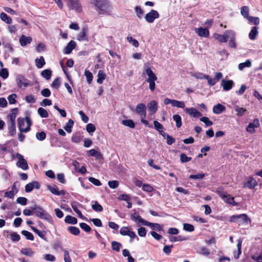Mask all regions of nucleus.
I'll list each match as a JSON object with an SVG mask.
<instances>
[{
    "mask_svg": "<svg viewBox=\"0 0 262 262\" xmlns=\"http://www.w3.org/2000/svg\"><path fill=\"white\" fill-rule=\"evenodd\" d=\"M16 81L19 88L25 89L30 85V81L21 74L16 75Z\"/></svg>",
    "mask_w": 262,
    "mask_h": 262,
    "instance_id": "obj_6",
    "label": "nucleus"
},
{
    "mask_svg": "<svg viewBox=\"0 0 262 262\" xmlns=\"http://www.w3.org/2000/svg\"><path fill=\"white\" fill-rule=\"evenodd\" d=\"M17 97V95L15 94H12L8 96L7 99L9 101V103L10 104H15L16 102V98Z\"/></svg>",
    "mask_w": 262,
    "mask_h": 262,
    "instance_id": "obj_59",
    "label": "nucleus"
},
{
    "mask_svg": "<svg viewBox=\"0 0 262 262\" xmlns=\"http://www.w3.org/2000/svg\"><path fill=\"white\" fill-rule=\"evenodd\" d=\"M149 225L146 224V225H144L149 227L152 230L156 229L158 231H161L162 229V227L161 226V225L159 224L152 223H150V222H149Z\"/></svg>",
    "mask_w": 262,
    "mask_h": 262,
    "instance_id": "obj_42",
    "label": "nucleus"
},
{
    "mask_svg": "<svg viewBox=\"0 0 262 262\" xmlns=\"http://www.w3.org/2000/svg\"><path fill=\"white\" fill-rule=\"evenodd\" d=\"M88 32V28L83 27L81 31L77 35V39L80 41H88V36L86 35Z\"/></svg>",
    "mask_w": 262,
    "mask_h": 262,
    "instance_id": "obj_18",
    "label": "nucleus"
},
{
    "mask_svg": "<svg viewBox=\"0 0 262 262\" xmlns=\"http://www.w3.org/2000/svg\"><path fill=\"white\" fill-rule=\"evenodd\" d=\"M248 21L252 23L255 25H258L260 23V19L259 17H254V16H249L247 18Z\"/></svg>",
    "mask_w": 262,
    "mask_h": 262,
    "instance_id": "obj_54",
    "label": "nucleus"
},
{
    "mask_svg": "<svg viewBox=\"0 0 262 262\" xmlns=\"http://www.w3.org/2000/svg\"><path fill=\"white\" fill-rule=\"evenodd\" d=\"M207 175L206 173H198L197 174H191L189 176V179H194V180H201L203 179L205 176Z\"/></svg>",
    "mask_w": 262,
    "mask_h": 262,
    "instance_id": "obj_50",
    "label": "nucleus"
},
{
    "mask_svg": "<svg viewBox=\"0 0 262 262\" xmlns=\"http://www.w3.org/2000/svg\"><path fill=\"white\" fill-rule=\"evenodd\" d=\"M52 71L49 69H46L42 71L41 75L42 77L47 80L51 78Z\"/></svg>",
    "mask_w": 262,
    "mask_h": 262,
    "instance_id": "obj_46",
    "label": "nucleus"
},
{
    "mask_svg": "<svg viewBox=\"0 0 262 262\" xmlns=\"http://www.w3.org/2000/svg\"><path fill=\"white\" fill-rule=\"evenodd\" d=\"M226 33H228V39H229V46L231 48L236 49V43L235 33L231 30H226Z\"/></svg>",
    "mask_w": 262,
    "mask_h": 262,
    "instance_id": "obj_11",
    "label": "nucleus"
},
{
    "mask_svg": "<svg viewBox=\"0 0 262 262\" xmlns=\"http://www.w3.org/2000/svg\"><path fill=\"white\" fill-rule=\"evenodd\" d=\"M258 28L257 27H253L249 34V37L251 40H254L256 38V36L258 35Z\"/></svg>",
    "mask_w": 262,
    "mask_h": 262,
    "instance_id": "obj_33",
    "label": "nucleus"
},
{
    "mask_svg": "<svg viewBox=\"0 0 262 262\" xmlns=\"http://www.w3.org/2000/svg\"><path fill=\"white\" fill-rule=\"evenodd\" d=\"M21 233L28 240L33 241L34 236L32 233L27 231L23 230Z\"/></svg>",
    "mask_w": 262,
    "mask_h": 262,
    "instance_id": "obj_52",
    "label": "nucleus"
},
{
    "mask_svg": "<svg viewBox=\"0 0 262 262\" xmlns=\"http://www.w3.org/2000/svg\"><path fill=\"white\" fill-rule=\"evenodd\" d=\"M18 126L20 132L21 133H27L30 130L29 127H26L24 128L25 120L23 118H19L17 120Z\"/></svg>",
    "mask_w": 262,
    "mask_h": 262,
    "instance_id": "obj_20",
    "label": "nucleus"
},
{
    "mask_svg": "<svg viewBox=\"0 0 262 262\" xmlns=\"http://www.w3.org/2000/svg\"><path fill=\"white\" fill-rule=\"evenodd\" d=\"M122 244L119 242L116 241H113L111 243L112 249L113 250L116 251L117 252L120 251V249L122 248Z\"/></svg>",
    "mask_w": 262,
    "mask_h": 262,
    "instance_id": "obj_37",
    "label": "nucleus"
},
{
    "mask_svg": "<svg viewBox=\"0 0 262 262\" xmlns=\"http://www.w3.org/2000/svg\"><path fill=\"white\" fill-rule=\"evenodd\" d=\"M68 6L70 10H75L76 12L80 13L82 11V6L79 0H68Z\"/></svg>",
    "mask_w": 262,
    "mask_h": 262,
    "instance_id": "obj_7",
    "label": "nucleus"
},
{
    "mask_svg": "<svg viewBox=\"0 0 262 262\" xmlns=\"http://www.w3.org/2000/svg\"><path fill=\"white\" fill-rule=\"evenodd\" d=\"M32 230L35 233H36L40 238L46 240V232L44 231H40L38 229H37L36 228L34 227H31Z\"/></svg>",
    "mask_w": 262,
    "mask_h": 262,
    "instance_id": "obj_36",
    "label": "nucleus"
},
{
    "mask_svg": "<svg viewBox=\"0 0 262 262\" xmlns=\"http://www.w3.org/2000/svg\"><path fill=\"white\" fill-rule=\"evenodd\" d=\"M195 32L200 37H208L209 35V31L207 28L200 27L198 28Z\"/></svg>",
    "mask_w": 262,
    "mask_h": 262,
    "instance_id": "obj_27",
    "label": "nucleus"
},
{
    "mask_svg": "<svg viewBox=\"0 0 262 262\" xmlns=\"http://www.w3.org/2000/svg\"><path fill=\"white\" fill-rule=\"evenodd\" d=\"M249 9L247 6H243L241 8V13L243 16L246 18H248L249 15Z\"/></svg>",
    "mask_w": 262,
    "mask_h": 262,
    "instance_id": "obj_41",
    "label": "nucleus"
},
{
    "mask_svg": "<svg viewBox=\"0 0 262 262\" xmlns=\"http://www.w3.org/2000/svg\"><path fill=\"white\" fill-rule=\"evenodd\" d=\"M147 107L151 114H154L158 110V103L155 100H152L147 104Z\"/></svg>",
    "mask_w": 262,
    "mask_h": 262,
    "instance_id": "obj_22",
    "label": "nucleus"
},
{
    "mask_svg": "<svg viewBox=\"0 0 262 262\" xmlns=\"http://www.w3.org/2000/svg\"><path fill=\"white\" fill-rule=\"evenodd\" d=\"M186 113L194 118H199L202 116V114L193 107H187L185 109Z\"/></svg>",
    "mask_w": 262,
    "mask_h": 262,
    "instance_id": "obj_17",
    "label": "nucleus"
},
{
    "mask_svg": "<svg viewBox=\"0 0 262 262\" xmlns=\"http://www.w3.org/2000/svg\"><path fill=\"white\" fill-rule=\"evenodd\" d=\"M64 222L67 224L75 225L77 223V219L75 217L68 215L66 216Z\"/></svg>",
    "mask_w": 262,
    "mask_h": 262,
    "instance_id": "obj_34",
    "label": "nucleus"
},
{
    "mask_svg": "<svg viewBox=\"0 0 262 262\" xmlns=\"http://www.w3.org/2000/svg\"><path fill=\"white\" fill-rule=\"evenodd\" d=\"M80 227L86 232H90L91 231V227L86 223H81L79 224Z\"/></svg>",
    "mask_w": 262,
    "mask_h": 262,
    "instance_id": "obj_62",
    "label": "nucleus"
},
{
    "mask_svg": "<svg viewBox=\"0 0 262 262\" xmlns=\"http://www.w3.org/2000/svg\"><path fill=\"white\" fill-rule=\"evenodd\" d=\"M229 222L231 223H236L240 226L242 225H248L251 222V221L247 214H241L231 216Z\"/></svg>",
    "mask_w": 262,
    "mask_h": 262,
    "instance_id": "obj_4",
    "label": "nucleus"
},
{
    "mask_svg": "<svg viewBox=\"0 0 262 262\" xmlns=\"http://www.w3.org/2000/svg\"><path fill=\"white\" fill-rule=\"evenodd\" d=\"M122 124L126 126L129 127L130 128H134L135 124L132 120H124L122 121Z\"/></svg>",
    "mask_w": 262,
    "mask_h": 262,
    "instance_id": "obj_49",
    "label": "nucleus"
},
{
    "mask_svg": "<svg viewBox=\"0 0 262 262\" xmlns=\"http://www.w3.org/2000/svg\"><path fill=\"white\" fill-rule=\"evenodd\" d=\"M18 112L17 108H14L11 110V113L8 115L9 122H15L16 115Z\"/></svg>",
    "mask_w": 262,
    "mask_h": 262,
    "instance_id": "obj_28",
    "label": "nucleus"
},
{
    "mask_svg": "<svg viewBox=\"0 0 262 262\" xmlns=\"http://www.w3.org/2000/svg\"><path fill=\"white\" fill-rule=\"evenodd\" d=\"M68 231L74 235H78L80 233L79 228L75 226H69L68 228Z\"/></svg>",
    "mask_w": 262,
    "mask_h": 262,
    "instance_id": "obj_40",
    "label": "nucleus"
},
{
    "mask_svg": "<svg viewBox=\"0 0 262 262\" xmlns=\"http://www.w3.org/2000/svg\"><path fill=\"white\" fill-rule=\"evenodd\" d=\"M146 106L144 103L138 104L135 109V111L141 118H145L146 115Z\"/></svg>",
    "mask_w": 262,
    "mask_h": 262,
    "instance_id": "obj_12",
    "label": "nucleus"
},
{
    "mask_svg": "<svg viewBox=\"0 0 262 262\" xmlns=\"http://www.w3.org/2000/svg\"><path fill=\"white\" fill-rule=\"evenodd\" d=\"M32 40V38L30 36H26L22 35L19 38V43L22 47L26 46L27 44L30 43Z\"/></svg>",
    "mask_w": 262,
    "mask_h": 262,
    "instance_id": "obj_26",
    "label": "nucleus"
},
{
    "mask_svg": "<svg viewBox=\"0 0 262 262\" xmlns=\"http://www.w3.org/2000/svg\"><path fill=\"white\" fill-rule=\"evenodd\" d=\"M88 154L90 156L94 157L98 160L102 159V154L95 149H92L89 150Z\"/></svg>",
    "mask_w": 262,
    "mask_h": 262,
    "instance_id": "obj_31",
    "label": "nucleus"
},
{
    "mask_svg": "<svg viewBox=\"0 0 262 262\" xmlns=\"http://www.w3.org/2000/svg\"><path fill=\"white\" fill-rule=\"evenodd\" d=\"M226 110L225 107L221 104H217L213 107V112L215 114H220Z\"/></svg>",
    "mask_w": 262,
    "mask_h": 262,
    "instance_id": "obj_30",
    "label": "nucleus"
},
{
    "mask_svg": "<svg viewBox=\"0 0 262 262\" xmlns=\"http://www.w3.org/2000/svg\"><path fill=\"white\" fill-rule=\"evenodd\" d=\"M172 106L184 108L185 106V102L183 101H178L174 100L173 104H172Z\"/></svg>",
    "mask_w": 262,
    "mask_h": 262,
    "instance_id": "obj_53",
    "label": "nucleus"
},
{
    "mask_svg": "<svg viewBox=\"0 0 262 262\" xmlns=\"http://www.w3.org/2000/svg\"><path fill=\"white\" fill-rule=\"evenodd\" d=\"M259 125L258 120L255 119L253 122H250L246 127V130L251 133L253 134L255 133V128L257 127Z\"/></svg>",
    "mask_w": 262,
    "mask_h": 262,
    "instance_id": "obj_19",
    "label": "nucleus"
},
{
    "mask_svg": "<svg viewBox=\"0 0 262 262\" xmlns=\"http://www.w3.org/2000/svg\"><path fill=\"white\" fill-rule=\"evenodd\" d=\"M165 139H166L167 141V144L169 145H172L173 143H174L176 141L175 140V139L173 138L172 137H171V136H170L168 134H166L165 133V137H163Z\"/></svg>",
    "mask_w": 262,
    "mask_h": 262,
    "instance_id": "obj_55",
    "label": "nucleus"
},
{
    "mask_svg": "<svg viewBox=\"0 0 262 262\" xmlns=\"http://www.w3.org/2000/svg\"><path fill=\"white\" fill-rule=\"evenodd\" d=\"M76 46V42L74 40H71L64 49V53L67 54L71 53L72 50L75 48Z\"/></svg>",
    "mask_w": 262,
    "mask_h": 262,
    "instance_id": "obj_25",
    "label": "nucleus"
},
{
    "mask_svg": "<svg viewBox=\"0 0 262 262\" xmlns=\"http://www.w3.org/2000/svg\"><path fill=\"white\" fill-rule=\"evenodd\" d=\"M84 75L86 77L87 82L89 84H91L93 78L92 73L90 72L89 70H85L84 72Z\"/></svg>",
    "mask_w": 262,
    "mask_h": 262,
    "instance_id": "obj_51",
    "label": "nucleus"
},
{
    "mask_svg": "<svg viewBox=\"0 0 262 262\" xmlns=\"http://www.w3.org/2000/svg\"><path fill=\"white\" fill-rule=\"evenodd\" d=\"M106 78V74L102 70H100L98 73V79L97 80V83L101 84L103 83V80Z\"/></svg>",
    "mask_w": 262,
    "mask_h": 262,
    "instance_id": "obj_38",
    "label": "nucleus"
},
{
    "mask_svg": "<svg viewBox=\"0 0 262 262\" xmlns=\"http://www.w3.org/2000/svg\"><path fill=\"white\" fill-rule=\"evenodd\" d=\"M173 120L176 122V126L178 128L182 126V118L181 117L177 114L174 115L172 117Z\"/></svg>",
    "mask_w": 262,
    "mask_h": 262,
    "instance_id": "obj_43",
    "label": "nucleus"
},
{
    "mask_svg": "<svg viewBox=\"0 0 262 262\" xmlns=\"http://www.w3.org/2000/svg\"><path fill=\"white\" fill-rule=\"evenodd\" d=\"M213 37L220 42H226L228 40V33H226V31L223 35L214 33Z\"/></svg>",
    "mask_w": 262,
    "mask_h": 262,
    "instance_id": "obj_24",
    "label": "nucleus"
},
{
    "mask_svg": "<svg viewBox=\"0 0 262 262\" xmlns=\"http://www.w3.org/2000/svg\"><path fill=\"white\" fill-rule=\"evenodd\" d=\"M142 76L146 79V81L149 83V89L153 92L155 90V81L158 78L156 74L153 72L151 69L148 67L146 68L142 73Z\"/></svg>",
    "mask_w": 262,
    "mask_h": 262,
    "instance_id": "obj_3",
    "label": "nucleus"
},
{
    "mask_svg": "<svg viewBox=\"0 0 262 262\" xmlns=\"http://www.w3.org/2000/svg\"><path fill=\"white\" fill-rule=\"evenodd\" d=\"M74 124V121L70 119L64 127V129L69 133L72 132V128Z\"/></svg>",
    "mask_w": 262,
    "mask_h": 262,
    "instance_id": "obj_47",
    "label": "nucleus"
},
{
    "mask_svg": "<svg viewBox=\"0 0 262 262\" xmlns=\"http://www.w3.org/2000/svg\"><path fill=\"white\" fill-rule=\"evenodd\" d=\"M200 121L204 122L206 126H209L213 124V122L207 117H201L200 118Z\"/></svg>",
    "mask_w": 262,
    "mask_h": 262,
    "instance_id": "obj_61",
    "label": "nucleus"
},
{
    "mask_svg": "<svg viewBox=\"0 0 262 262\" xmlns=\"http://www.w3.org/2000/svg\"><path fill=\"white\" fill-rule=\"evenodd\" d=\"M48 189L50 191L56 195H60L61 194H65V191L64 190H58V187L56 185L54 186H51L48 185Z\"/></svg>",
    "mask_w": 262,
    "mask_h": 262,
    "instance_id": "obj_23",
    "label": "nucleus"
},
{
    "mask_svg": "<svg viewBox=\"0 0 262 262\" xmlns=\"http://www.w3.org/2000/svg\"><path fill=\"white\" fill-rule=\"evenodd\" d=\"M186 239V237L183 236L182 235H178L177 236H170L169 237V240L171 242H181L185 241Z\"/></svg>",
    "mask_w": 262,
    "mask_h": 262,
    "instance_id": "obj_44",
    "label": "nucleus"
},
{
    "mask_svg": "<svg viewBox=\"0 0 262 262\" xmlns=\"http://www.w3.org/2000/svg\"><path fill=\"white\" fill-rule=\"evenodd\" d=\"M93 3L99 10L100 14L106 15L111 12V5L108 0H93Z\"/></svg>",
    "mask_w": 262,
    "mask_h": 262,
    "instance_id": "obj_2",
    "label": "nucleus"
},
{
    "mask_svg": "<svg viewBox=\"0 0 262 262\" xmlns=\"http://www.w3.org/2000/svg\"><path fill=\"white\" fill-rule=\"evenodd\" d=\"M0 18L7 24H10L12 23L11 18L4 12H2L0 14Z\"/></svg>",
    "mask_w": 262,
    "mask_h": 262,
    "instance_id": "obj_35",
    "label": "nucleus"
},
{
    "mask_svg": "<svg viewBox=\"0 0 262 262\" xmlns=\"http://www.w3.org/2000/svg\"><path fill=\"white\" fill-rule=\"evenodd\" d=\"M9 76L8 71L7 69L3 68L0 71V76L3 79H5L8 78Z\"/></svg>",
    "mask_w": 262,
    "mask_h": 262,
    "instance_id": "obj_64",
    "label": "nucleus"
},
{
    "mask_svg": "<svg viewBox=\"0 0 262 262\" xmlns=\"http://www.w3.org/2000/svg\"><path fill=\"white\" fill-rule=\"evenodd\" d=\"M20 252L22 254L28 256H32L34 254L33 250L29 248L22 249Z\"/></svg>",
    "mask_w": 262,
    "mask_h": 262,
    "instance_id": "obj_48",
    "label": "nucleus"
},
{
    "mask_svg": "<svg viewBox=\"0 0 262 262\" xmlns=\"http://www.w3.org/2000/svg\"><path fill=\"white\" fill-rule=\"evenodd\" d=\"M154 125L155 128L159 132V133L163 136L165 137V133L163 130V126L158 121H154Z\"/></svg>",
    "mask_w": 262,
    "mask_h": 262,
    "instance_id": "obj_29",
    "label": "nucleus"
},
{
    "mask_svg": "<svg viewBox=\"0 0 262 262\" xmlns=\"http://www.w3.org/2000/svg\"><path fill=\"white\" fill-rule=\"evenodd\" d=\"M92 208L96 212H101L103 209V207L97 201H95L92 204Z\"/></svg>",
    "mask_w": 262,
    "mask_h": 262,
    "instance_id": "obj_39",
    "label": "nucleus"
},
{
    "mask_svg": "<svg viewBox=\"0 0 262 262\" xmlns=\"http://www.w3.org/2000/svg\"><path fill=\"white\" fill-rule=\"evenodd\" d=\"M16 157L18 159L16 163V166L24 170L28 169L29 166L27 161L24 158V157L19 154H17Z\"/></svg>",
    "mask_w": 262,
    "mask_h": 262,
    "instance_id": "obj_9",
    "label": "nucleus"
},
{
    "mask_svg": "<svg viewBox=\"0 0 262 262\" xmlns=\"http://www.w3.org/2000/svg\"><path fill=\"white\" fill-rule=\"evenodd\" d=\"M257 185L256 181L252 177H250L247 182L244 184L243 187H248L249 189L254 188Z\"/></svg>",
    "mask_w": 262,
    "mask_h": 262,
    "instance_id": "obj_21",
    "label": "nucleus"
},
{
    "mask_svg": "<svg viewBox=\"0 0 262 262\" xmlns=\"http://www.w3.org/2000/svg\"><path fill=\"white\" fill-rule=\"evenodd\" d=\"M120 233L123 236H128L131 239L137 237L138 240V238L136 236V233L134 231H130L128 227L124 226L121 228Z\"/></svg>",
    "mask_w": 262,
    "mask_h": 262,
    "instance_id": "obj_10",
    "label": "nucleus"
},
{
    "mask_svg": "<svg viewBox=\"0 0 262 262\" xmlns=\"http://www.w3.org/2000/svg\"><path fill=\"white\" fill-rule=\"evenodd\" d=\"M205 79L207 80L208 84L210 86H213L217 82L215 78L213 79L208 75H206Z\"/></svg>",
    "mask_w": 262,
    "mask_h": 262,
    "instance_id": "obj_63",
    "label": "nucleus"
},
{
    "mask_svg": "<svg viewBox=\"0 0 262 262\" xmlns=\"http://www.w3.org/2000/svg\"><path fill=\"white\" fill-rule=\"evenodd\" d=\"M235 110L237 112V115L239 117L243 116L246 111L245 108L243 107H239L238 106H236Z\"/></svg>",
    "mask_w": 262,
    "mask_h": 262,
    "instance_id": "obj_60",
    "label": "nucleus"
},
{
    "mask_svg": "<svg viewBox=\"0 0 262 262\" xmlns=\"http://www.w3.org/2000/svg\"><path fill=\"white\" fill-rule=\"evenodd\" d=\"M135 10L137 16L139 18H141L143 14L144 11L140 6H136Z\"/></svg>",
    "mask_w": 262,
    "mask_h": 262,
    "instance_id": "obj_57",
    "label": "nucleus"
},
{
    "mask_svg": "<svg viewBox=\"0 0 262 262\" xmlns=\"http://www.w3.org/2000/svg\"><path fill=\"white\" fill-rule=\"evenodd\" d=\"M234 83L232 80L223 79L221 85L223 87L224 91H228L233 86Z\"/></svg>",
    "mask_w": 262,
    "mask_h": 262,
    "instance_id": "obj_16",
    "label": "nucleus"
},
{
    "mask_svg": "<svg viewBox=\"0 0 262 262\" xmlns=\"http://www.w3.org/2000/svg\"><path fill=\"white\" fill-rule=\"evenodd\" d=\"M216 192L226 203L231 204L233 206H237V204L234 201V198L231 196L226 191H224L222 188L217 189Z\"/></svg>",
    "mask_w": 262,
    "mask_h": 262,
    "instance_id": "obj_5",
    "label": "nucleus"
},
{
    "mask_svg": "<svg viewBox=\"0 0 262 262\" xmlns=\"http://www.w3.org/2000/svg\"><path fill=\"white\" fill-rule=\"evenodd\" d=\"M130 219L134 222L137 223H141L143 225H149V222L142 219L138 213L136 212L132 213L130 214Z\"/></svg>",
    "mask_w": 262,
    "mask_h": 262,
    "instance_id": "obj_13",
    "label": "nucleus"
},
{
    "mask_svg": "<svg viewBox=\"0 0 262 262\" xmlns=\"http://www.w3.org/2000/svg\"><path fill=\"white\" fill-rule=\"evenodd\" d=\"M36 138L39 141H43L46 138V134L43 131L37 132L36 134Z\"/></svg>",
    "mask_w": 262,
    "mask_h": 262,
    "instance_id": "obj_56",
    "label": "nucleus"
},
{
    "mask_svg": "<svg viewBox=\"0 0 262 262\" xmlns=\"http://www.w3.org/2000/svg\"><path fill=\"white\" fill-rule=\"evenodd\" d=\"M8 133L11 136H13L16 134L15 122H8Z\"/></svg>",
    "mask_w": 262,
    "mask_h": 262,
    "instance_id": "obj_32",
    "label": "nucleus"
},
{
    "mask_svg": "<svg viewBox=\"0 0 262 262\" xmlns=\"http://www.w3.org/2000/svg\"><path fill=\"white\" fill-rule=\"evenodd\" d=\"M33 210L36 216L47 221L49 223L53 224L54 222L51 215L41 206L35 204L33 205Z\"/></svg>",
    "mask_w": 262,
    "mask_h": 262,
    "instance_id": "obj_1",
    "label": "nucleus"
},
{
    "mask_svg": "<svg viewBox=\"0 0 262 262\" xmlns=\"http://www.w3.org/2000/svg\"><path fill=\"white\" fill-rule=\"evenodd\" d=\"M183 229L188 232H192L194 230V226L188 223L183 224Z\"/></svg>",
    "mask_w": 262,
    "mask_h": 262,
    "instance_id": "obj_58",
    "label": "nucleus"
},
{
    "mask_svg": "<svg viewBox=\"0 0 262 262\" xmlns=\"http://www.w3.org/2000/svg\"><path fill=\"white\" fill-rule=\"evenodd\" d=\"M37 113L41 118H47L49 116V114L47 110L42 107H39Z\"/></svg>",
    "mask_w": 262,
    "mask_h": 262,
    "instance_id": "obj_45",
    "label": "nucleus"
},
{
    "mask_svg": "<svg viewBox=\"0 0 262 262\" xmlns=\"http://www.w3.org/2000/svg\"><path fill=\"white\" fill-rule=\"evenodd\" d=\"M40 185L37 181H33L32 182L28 183L25 186V191L26 192H31L33 189H38L40 188Z\"/></svg>",
    "mask_w": 262,
    "mask_h": 262,
    "instance_id": "obj_15",
    "label": "nucleus"
},
{
    "mask_svg": "<svg viewBox=\"0 0 262 262\" xmlns=\"http://www.w3.org/2000/svg\"><path fill=\"white\" fill-rule=\"evenodd\" d=\"M159 12L155 10H151L145 16V19L146 21L148 23H152L154 20L159 17Z\"/></svg>",
    "mask_w": 262,
    "mask_h": 262,
    "instance_id": "obj_8",
    "label": "nucleus"
},
{
    "mask_svg": "<svg viewBox=\"0 0 262 262\" xmlns=\"http://www.w3.org/2000/svg\"><path fill=\"white\" fill-rule=\"evenodd\" d=\"M82 206V204L79 203L78 202H73L71 204L72 208H73V210L76 213L78 216L80 217L81 219L84 220L85 221H88V219L86 217L84 216L81 211L78 209V207H81Z\"/></svg>",
    "mask_w": 262,
    "mask_h": 262,
    "instance_id": "obj_14",
    "label": "nucleus"
}]
</instances>
